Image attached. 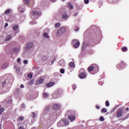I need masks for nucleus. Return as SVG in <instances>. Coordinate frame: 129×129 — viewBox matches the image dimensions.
Segmentation results:
<instances>
[{
	"label": "nucleus",
	"mask_w": 129,
	"mask_h": 129,
	"mask_svg": "<svg viewBox=\"0 0 129 129\" xmlns=\"http://www.w3.org/2000/svg\"><path fill=\"white\" fill-rule=\"evenodd\" d=\"M94 68H96L97 69V70H98V66L96 65L95 64H91L88 68V72H91V71H92Z\"/></svg>",
	"instance_id": "obj_2"
},
{
	"label": "nucleus",
	"mask_w": 129,
	"mask_h": 129,
	"mask_svg": "<svg viewBox=\"0 0 129 129\" xmlns=\"http://www.w3.org/2000/svg\"><path fill=\"white\" fill-rule=\"evenodd\" d=\"M13 51H14V52H15V53H18L19 52V51H20V49H19L18 48H15L13 49Z\"/></svg>",
	"instance_id": "obj_21"
},
{
	"label": "nucleus",
	"mask_w": 129,
	"mask_h": 129,
	"mask_svg": "<svg viewBox=\"0 0 129 129\" xmlns=\"http://www.w3.org/2000/svg\"><path fill=\"white\" fill-rule=\"evenodd\" d=\"M44 78H40L38 81L36 83V85H40V84H42V83H43V82H44Z\"/></svg>",
	"instance_id": "obj_9"
},
{
	"label": "nucleus",
	"mask_w": 129,
	"mask_h": 129,
	"mask_svg": "<svg viewBox=\"0 0 129 129\" xmlns=\"http://www.w3.org/2000/svg\"><path fill=\"white\" fill-rule=\"evenodd\" d=\"M24 87H25V86H24V85L21 84V86H20V88H24Z\"/></svg>",
	"instance_id": "obj_43"
},
{
	"label": "nucleus",
	"mask_w": 129,
	"mask_h": 129,
	"mask_svg": "<svg viewBox=\"0 0 129 129\" xmlns=\"http://www.w3.org/2000/svg\"><path fill=\"white\" fill-rule=\"evenodd\" d=\"M72 88L73 89H76V88H77V86L76 85H73Z\"/></svg>",
	"instance_id": "obj_35"
},
{
	"label": "nucleus",
	"mask_w": 129,
	"mask_h": 129,
	"mask_svg": "<svg viewBox=\"0 0 129 129\" xmlns=\"http://www.w3.org/2000/svg\"><path fill=\"white\" fill-rule=\"evenodd\" d=\"M123 112V110L122 109H120L117 111L116 113V116L117 117H120L121 116H122V112Z\"/></svg>",
	"instance_id": "obj_6"
},
{
	"label": "nucleus",
	"mask_w": 129,
	"mask_h": 129,
	"mask_svg": "<svg viewBox=\"0 0 129 129\" xmlns=\"http://www.w3.org/2000/svg\"><path fill=\"white\" fill-rule=\"evenodd\" d=\"M23 63L24 64H28V60H24Z\"/></svg>",
	"instance_id": "obj_40"
},
{
	"label": "nucleus",
	"mask_w": 129,
	"mask_h": 129,
	"mask_svg": "<svg viewBox=\"0 0 129 129\" xmlns=\"http://www.w3.org/2000/svg\"><path fill=\"white\" fill-rule=\"evenodd\" d=\"M68 115V118L71 121H74L75 120V115H76V112L73 110H69L66 114Z\"/></svg>",
	"instance_id": "obj_1"
},
{
	"label": "nucleus",
	"mask_w": 129,
	"mask_h": 129,
	"mask_svg": "<svg viewBox=\"0 0 129 129\" xmlns=\"http://www.w3.org/2000/svg\"><path fill=\"white\" fill-rule=\"evenodd\" d=\"M68 18V16L67 14H64L62 15V19H66Z\"/></svg>",
	"instance_id": "obj_25"
},
{
	"label": "nucleus",
	"mask_w": 129,
	"mask_h": 129,
	"mask_svg": "<svg viewBox=\"0 0 129 129\" xmlns=\"http://www.w3.org/2000/svg\"><path fill=\"white\" fill-rule=\"evenodd\" d=\"M68 7H69V8H70V9H73V6L72 5V4H71V3H69V4H68Z\"/></svg>",
	"instance_id": "obj_23"
},
{
	"label": "nucleus",
	"mask_w": 129,
	"mask_h": 129,
	"mask_svg": "<svg viewBox=\"0 0 129 129\" xmlns=\"http://www.w3.org/2000/svg\"><path fill=\"white\" fill-rule=\"evenodd\" d=\"M19 120H20L21 121H23L24 120V117L23 116H20L18 118Z\"/></svg>",
	"instance_id": "obj_27"
},
{
	"label": "nucleus",
	"mask_w": 129,
	"mask_h": 129,
	"mask_svg": "<svg viewBox=\"0 0 129 129\" xmlns=\"http://www.w3.org/2000/svg\"><path fill=\"white\" fill-rule=\"evenodd\" d=\"M8 26H9V24H8V23H5V27H4V28H7V27H8Z\"/></svg>",
	"instance_id": "obj_42"
},
{
	"label": "nucleus",
	"mask_w": 129,
	"mask_h": 129,
	"mask_svg": "<svg viewBox=\"0 0 129 129\" xmlns=\"http://www.w3.org/2000/svg\"><path fill=\"white\" fill-rule=\"evenodd\" d=\"M19 129H25L23 126H20L19 127Z\"/></svg>",
	"instance_id": "obj_45"
},
{
	"label": "nucleus",
	"mask_w": 129,
	"mask_h": 129,
	"mask_svg": "<svg viewBox=\"0 0 129 129\" xmlns=\"http://www.w3.org/2000/svg\"><path fill=\"white\" fill-rule=\"evenodd\" d=\"M31 14L32 15V16H36V17H40V16H41V12H36L35 11H32L31 12Z\"/></svg>",
	"instance_id": "obj_8"
},
{
	"label": "nucleus",
	"mask_w": 129,
	"mask_h": 129,
	"mask_svg": "<svg viewBox=\"0 0 129 129\" xmlns=\"http://www.w3.org/2000/svg\"><path fill=\"white\" fill-rule=\"evenodd\" d=\"M17 62H21V58H18Z\"/></svg>",
	"instance_id": "obj_44"
},
{
	"label": "nucleus",
	"mask_w": 129,
	"mask_h": 129,
	"mask_svg": "<svg viewBox=\"0 0 129 129\" xmlns=\"http://www.w3.org/2000/svg\"><path fill=\"white\" fill-rule=\"evenodd\" d=\"M65 1V0H62V2H64Z\"/></svg>",
	"instance_id": "obj_52"
},
{
	"label": "nucleus",
	"mask_w": 129,
	"mask_h": 129,
	"mask_svg": "<svg viewBox=\"0 0 129 129\" xmlns=\"http://www.w3.org/2000/svg\"><path fill=\"white\" fill-rule=\"evenodd\" d=\"M60 107V105L57 104H54L53 106V108L54 109H58Z\"/></svg>",
	"instance_id": "obj_14"
},
{
	"label": "nucleus",
	"mask_w": 129,
	"mask_h": 129,
	"mask_svg": "<svg viewBox=\"0 0 129 129\" xmlns=\"http://www.w3.org/2000/svg\"><path fill=\"white\" fill-rule=\"evenodd\" d=\"M53 60V61H56V57H54Z\"/></svg>",
	"instance_id": "obj_49"
},
{
	"label": "nucleus",
	"mask_w": 129,
	"mask_h": 129,
	"mask_svg": "<svg viewBox=\"0 0 129 129\" xmlns=\"http://www.w3.org/2000/svg\"><path fill=\"white\" fill-rule=\"evenodd\" d=\"M33 83H34V80H32L29 83H28L29 85H32Z\"/></svg>",
	"instance_id": "obj_30"
},
{
	"label": "nucleus",
	"mask_w": 129,
	"mask_h": 129,
	"mask_svg": "<svg viewBox=\"0 0 129 129\" xmlns=\"http://www.w3.org/2000/svg\"><path fill=\"white\" fill-rule=\"evenodd\" d=\"M128 109H129V108H126V111H127L128 110Z\"/></svg>",
	"instance_id": "obj_50"
},
{
	"label": "nucleus",
	"mask_w": 129,
	"mask_h": 129,
	"mask_svg": "<svg viewBox=\"0 0 129 129\" xmlns=\"http://www.w3.org/2000/svg\"><path fill=\"white\" fill-rule=\"evenodd\" d=\"M33 46H34V44H33V43H29L27 45L26 49L27 50V49H30Z\"/></svg>",
	"instance_id": "obj_11"
},
{
	"label": "nucleus",
	"mask_w": 129,
	"mask_h": 129,
	"mask_svg": "<svg viewBox=\"0 0 129 129\" xmlns=\"http://www.w3.org/2000/svg\"><path fill=\"white\" fill-rule=\"evenodd\" d=\"M8 66H9V63H6L2 66V68H3V69H5V68H7Z\"/></svg>",
	"instance_id": "obj_18"
},
{
	"label": "nucleus",
	"mask_w": 129,
	"mask_h": 129,
	"mask_svg": "<svg viewBox=\"0 0 129 129\" xmlns=\"http://www.w3.org/2000/svg\"><path fill=\"white\" fill-rule=\"evenodd\" d=\"M59 62H62V60H60L59 61Z\"/></svg>",
	"instance_id": "obj_51"
},
{
	"label": "nucleus",
	"mask_w": 129,
	"mask_h": 129,
	"mask_svg": "<svg viewBox=\"0 0 129 129\" xmlns=\"http://www.w3.org/2000/svg\"><path fill=\"white\" fill-rule=\"evenodd\" d=\"M66 31V29L65 28H62L59 29L57 33V36H60V35H62V34H64Z\"/></svg>",
	"instance_id": "obj_5"
},
{
	"label": "nucleus",
	"mask_w": 129,
	"mask_h": 129,
	"mask_svg": "<svg viewBox=\"0 0 129 129\" xmlns=\"http://www.w3.org/2000/svg\"><path fill=\"white\" fill-rule=\"evenodd\" d=\"M75 68V64H74V62L72 61L70 62L69 63V69L71 70V68Z\"/></svg>",
	"instance_id": "obj_10"
},
{
	"label": "nucleus",
	"mask_w": 129,
	"mask_h": 129,
	"mask_svg": "<svg viewBox=\"0 0 129 129\" xmlns=\"http://www.w3.org/2000/svg\"><path fill=\"white\" fill-rule=\"evenodd\" d=\"M43 37L46 39H49V35H48V33L47 32L43 33Z\"/></svg>",
	"instance_id": "obj_17"
},
{
	"label": "nucleus",
	"mask_w": 129,
	"mask_h": 129,
	"mask_svg": "<svg viewBox=\"0 0 129 129\" xmlns=\"http://www.w3.org/2000/svg\"><path fill=\"white\" fill-rule=\"evenodd\" d=\"M10 39H12V36L11 35H8L6 37L5 41H9Z\"/></svg>",
	"instance_id": "obj_19"
},
{
	"label": "nucleus",
	"mask_w": 129,
	"mask_h": 129,
	"mask_svg": "<svg viewBox=\"0 0 129 129\" xmlns=\"http://www.w3.org/2000/svg\"><path fill=\"white\" fill-rule=\"evenodd\" d=\"M107 110H106V109L103 108L101 110V112H102L103 113H105V112H107Z\"/></svg>",
	"instance_id": "obj_22"
},
{
	"label": "nucleus",
	"mask_w": 129,
	"mask_h": 129,
	"mask_svg": "<svg viewBox=\"0 0 129 129\" xmlns=\"http://www.w3.org/2000/svg\"><path fill=\"white\" fill-rule=\"evenodd\" d=\"M24 4L26 5H29V0H24Z\"/></svg>",
	"instance_id": "obj_29"
},
{
	"label": "nucleus",
	"mask_w": 129,
	"mask_h": 129,
	"mask_svg": "<svg viewBox=\"0 0 129 129\" xmlns=\"http://www.w3.org/2000/svg\"><path fill=\"white\" fill-rule=\"evenodd\" d=\"M27 77H30V79H32V78H33V74H32V73L28 74L27 75Z\"/></svg>",
	"instance_id": "obj_20"
},
{
	"label": "nucleus",
	"mask_w": 129,
	"mask_h": 129,
	"mask_svg": "<svg viewBox=\"0 0 129 129\" xmlns=\"http://www.w3.org/2000/svg\"><path fill=\"white\" fill-rule=\"evenodd\" d=\"M77 14H76L75 16H77Z\"/></svg>",
	"instance_id": "obj_53"
},
{
	"label": "nucleus",
	"mask_w": 129,
	"mask_h": 129,
	"mask_svg": "<svg viewBox=\"0 0 129 129\" xmlns=\"http://www.w3.org/2000/svg\"><path fill=\"white\" fill-rule=\"evenodd\" d=\"M54 60H52V61H51V64H54Z\"/></svg>",
	"instance_id": "obj_48"
},
{
	"label": "nucleus",
	"mask_w": 129,
	"mask_h": 129,
	"mask_svg": "<svg viewBox=\"0 0 129 129\" xmlns=\"http://www.w3.org/2000/svg\"><path fill=\"white\" fill-rule=\"evenodd\" d=\"M121 50H122V52H127V47H126V46H123L121 48Z\"/></svg>",
	"instance_id": "obj_16"
},
{
	"label": "nucleus",
	"mask_w": 129,
	"mask_h": 129,
	"mask_svg": "<svg viewBox=\"0 0 129 129\" xmlns=\"http://www.w3.org/2000/svg\"><path fill=\"white\" fill-rule=\"evenodd\" d=\"M76 32H78V31H79V28H78L77 29L75 30Z\"/></svg>",
	"instance_id": "obj_47"
},
{
	"label": "nucleus",
	"mask_w": 129,
	"mask_h": 129,
	"mask_svg": "<svg viewBox=\"0 0 129 129\" xmlns=\"http://www.w3.org/2000/svg\"><path fill=\"white\" fill-rule=\"evenodd\" d=\"M60 73H61V74H64V73H65V70L63 69H61L60 70Z\"/></svg>",
	"instance_id": "obj_26"
},
{
	"label": "nucleus",
	"mask_w": 129,
	"mask_h": 129,
	"mask_svg": "<svg viewBox=\"0 0 129 129\" xmlns=\"http://www.w3.org/2000/svg\"><path fill=\"white\" fill-rule=\"evenodd\" d=\"M4 109H5L4 108H0V114H2V113H3V112H4Z\"/></svg>",
	"instance_id": "obj_31"
},
{
	"label": "nucleus",
	"mask_w": 129,
	"mask_h": 129,
	"mask_svg": "<svg viewBox=\"0 0 129 129\" xmlns=\"http://www.w3.org/2000/svg\"><path fill=\"white\" fill-rule=\"evenodd\" d=\"M96 108H97V109H99V108H100V107L98 105H96Z\"/></svg>",
	"instance_id": "obj_41"
},
{
	"label": "nucleus",
	"mask_w": 129,
	"mask_h": 129,
	"mask_svg": "<svg viewBox=\"0 0 129 129\" xmlns=\"http://www.w3.org/2000/svg\"><path fill=\"white\" fill-rule=\"evenodd\" d=\"M33 117H36V115H35V113H33Z\"/></svg>",
	"instance_id": "obj_46"
},
{
	"label": "nucleus",
	"mask_w": 129,
	"mask_h": 129,
	"mask_svg": "<svg viewBox=\"0 0 129 129\" xmlns=\"http://www.w3.org/2000/svg\"><path fill=\"white\" fill-rule=\"evenodd\" d=\"M43 97H44V98H47V97H49V94L46 92L43 93Z\"/></svg>",
	"instance_id": "obj_15"
},
{
	"label": "nucleus",
	"mask_w": 129,
	"mask_h": 129,
	"mask_svg": "<svg viewBox=\"0 0 129 129\" xmlns=\"http://www.w3.org/2000/svg\"><path fill=\"white\" fill-rule=\"evenodd\" d=\"M11 12V10L10 9H8L5 11V14H10Z\"/></svg>",
	"instance_id": "obj_36"
},
{
	"label": "nucleus",
	"mask_w": 129,
	"mask_h": 129,
	"mask_svg": "<svg viewBox=\"0 0 129 129\" xmlns=\"http://www.w3.org/2000/svg\"><path fill=\"white\" fill-rule=\"evenodd\" d=\"M47 58L46 56H43L42 58L43 61H46V60H47Z\"/></svg>",
	"instance_id": "obj_38"
},
{
	"label": "nucleus",
	"mask_w": 129,
	"mask_h": 129,
	"mask_svg": "<svg viewBox=\"0 0 129 129\" xmlns=\"http://www.w3.org/2000/svg\"><path fill=\"white\" fill-rule=\"evenodd\" d=\"M105 105H106V106H107V107L109 106L110 104H109V102L108 101H106L105 102Z\"/></svg>",
	"instance_id": "obj_28"
},
{
	"label": "nucleus",
	"mask_w": 129,
	"mask_h": 129,
	"mask_svg": "<svg viewBox=\"0 0 129 129\" xmlns=\"http://www.w3.org/2000/svg\"><path fill=\"white\" fill-rule=\"evenodd\" d=\"M125 67V63L124 61H121L119 64L116 65V68L120 70V69H123Z\"/></svg>",
	"instance_id": "obj_3"
},
{
	"label": "nucleus",
	"mask_w": 129,
	"mask_h": 129,
	"mask_svg": "<svg viewBox=\"0 0 129 129\" xmlns=\"http://www.w3.org/2000/svg\"><path fill=\"white\" fill-rule=\"evenodd\" d=\"M99 119L100 120H101V121H104V118L103 117V116H101Z\"/></svg>",
	"instance_id": "obj_33"
},
{
	"label": "nucleus",
	"mask_w": 129,
	"mask_h": 129,
	"mask_svg": "<svg viewBox=\"0 0 129 129\" xmlns=\"http://www.w3.org/2000/svg\"><path fill=\"white\" fill-rule=\"evenodd\" d=\"M30 24L33 26V25H35L36 24V22L35 21H31Z\"/></svg>",
	"instance_id": "obj_32"
},
{
	"label": "nucleus",
	"mask_w": 129,
	"mask_h": 129,
	"mask_svg": "<svg viewBox=\"0 0 129 129\" xmlns=\"http://www.w3.org/2000/svg\"><path fill=\"white\" fill-rule=\"evenodd\" d=\"M54 82H50L49 83H47L45 85V86H46V87H51V86H53V85H54Z\"/></svg>",
	"instance_id": "obj_12"
},
{
	"label": "nucleus",
	"mask_w": 129,
	"mask_h": 129,
	"mask_svg": "<svg viewBox=\"0 0 129 129\" xmlns=\"http://www.w3.org/2000/svg\"><path fill=\"white\" fill-rule=\"evenodd\" d=\"M86 76H87L86 75V74H85V73H84V72L81 73L79 75V78H81V79H83V78H85V77H86Z\"/></svg>",
	"instance_id": "obj_7"
},
{
	"label": "nucleus",
	"mask_w": 129,
	"mask_h": 129,
	"mask_svg": "<svg viewBox=\"0 0 129 129\" xmlns=\"http://www.w3.org/2000/svg\"><path fill=\"white\" fill-rule=\"evenodd\" d=\"M18 28H19V25H15L13 27V29L14 30V31H16V30H17Z\"/></svg>",
	"instance_id": "obj_24"
},
{
	"label": "nucleus",
	"mask_w": 129,
	"mask_h": 129,
	"mask_svg": "<svg viewBox=\"0 0 129 129\" xmlns=\"http://www.w3.org/2000/svg\"><path fill=\"white\" fill-rule=\"evenodd\" d=\"M84 3L87 5V4H89V0H84Z\"/></svg>",
	"instance_id": "obj_39"
},
{
	"label": "nucleus",
	"mask_w": 129,
	"mask_h": 129,
	"mask_svg": "<svg viewBox=\"0 0 129 129\" xmlns=\"http://www.w3.org/2000/svg\"><path fill=\"white\" fill-rule=\"evenodd\" d=\"M85 48H86V45L84 43H83V47H82L83 50H85Z\"/></svg>",
	"instance_id": "obj_37"
},
{
	"label": "nucleus",
	"mask_w": 129,
	"mask_h": 129,
	"mask_svg": "<svg viewBox=\"0 0 129 129\" xmlns=\"http://www.w3.org/2000/svg\"><path fill=\"white\" fill-rule=\"evenodd\" d=\"M62 121L64 122L65 125H68V124H69V120H68L67 119L63 118Z\"/></svg>",
	"instance_id": "obj_13"
},
{
	"label": "nucleus",
	"mask_w": 129,
	"mask_h": 129,
	"mask_svg": "<svg viewBox=\"0 0 129 129\" xmlns=\"http://www.w3.org/2000/svg\"><path fill=\"white\" fill-rule=\"evenodd\" d=\"M72 44H74V48H78V47H79V45H80V42H79V41L76 39H74L72 41Z\"/></svg>",
	"instance_id": "obj_4"
},
{
	"label": "nucleus",
	"mask_w": 129,
	"mask_h": 129,
	"mask_svg": "<svg viewBox=\"0 0 129 129\" xmlns=\"http://www.w3.org/2000/svg\"><path fill=\"white\" fill-rule=\"evenodd\" d=\"M55 28H58V27H60V23H57L55 24Z\"/></svg>",
	"instance_id": "obj_34"
}]
</instances>
